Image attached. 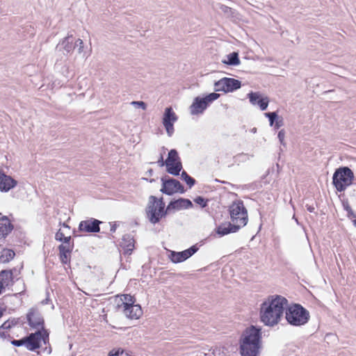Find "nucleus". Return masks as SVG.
I'll return each instance as SVG.
<instances>
[{"label":"nucleus","mask_w":356,"mask_h":356,"mask_svg":"<svg viewBox=\"0 0 356 356\" xmlns=\"http://www.w3.org/2000/svg\"><path fill=\"white\" fill-rule=\"evenodd\" d=\"M287 304L288 300L282 296H268L260 305V321L265 325L270 327L277 325L283 317Z\"/></svg>","instance_id":"obj_1"},{"label":"nucleus","mask_w":356,"mask_h":356,"mask_svg":"<svg viewBox=\"0 0 356 356\" xmlns=\"http://www.w3.org/2000/svg\"><path fill=\"white\" fill-rule=\"evenodd\" d=\"M261 348V328L256 325L247 327L239 340L241 356H259Z\"/></svg>","instance_id":"obj_2"},{"label":"nucleus","mask_w":356,"mask_h":356,"mask_svg":"<svg viewBox=\"0 0 356 356\" xmlns=\"http://www.w3.org/2000/svg\"><path fill=\"white\" fill-rule=\"evenodd\" d=\"M285 318L293 326L300 327L307 324L310 319L309 312L298 303H293L285 309Z\"/></svg>","instance_id":"obj_3"},{"label":"nucleus","mask_w":356,"mask_h":356,"mask_svg":"<svg viewBox=\"0 0 356 356\" xmlns=\"http://www.w3.org/2000/svg\"><path fill=\"white\" fill-rule=\"evenodd\" d=\"M354 173L347 166L337 168L332 176V184L339 192L344 191L346 188L353 184Z\"/></svg>","instance_id":"obj_4"},{"label":"nucleus","mask_w":356,"mask_h":356,"mask_svg":"<svg viewBox=\"0 0 356 356\" xmlns=\"http://www.w3.org/2000/svg\"><path fill=\"white\" fill-rule=\"evenodd\" d=\"M230 218L234 224L238 225L241 228L248 223V211L241 200L234 202L229 207Z\"/></svg>","instance_id":"obj_5"},{"label":"nucleus","mask_w":356,"mask_h":356,"mask_svg":"<svg viewBox=\"0 0 356 356\" xmlns=\"http://www.w3.org/2000/svg\"><path fill=\"white\" fill-rule=\"evenodd\" d=\"M26 348L31 351H34L40 348L41 341L44 344L49 343V332L47 330H37L25 337Z\"/></svg>","instance_id":"obj_6"},{"label":"nucleus","mask_w":356,"mask_h":356,"mask_svg":"<svg viewBox=\"0 0 356 356\" xmlns=\"http://www.w3.org/2000/svg\"><path fill=\"white\" fill-rule=\"evenodd\" d=\"M219 97L220 95L216 92L209 93L204 97H196L190 106L191 114L198 115L202 113L209 104L217 99Z\"/></svg>","instance_id":"obj_7"},{"label":"nucleus","mask_w":356,"mask_h":356,"mask_svg":"<svg viewBox=\"0 0 356 356\" xmlns=\"http://www.w3.org/2000/svg\"><path fill=\"white\" fill-rule=\"evenodd\" d=\"M161 182L162 186L160 191L163 194L172 195L176 193L183 194L186 191L184 186L179 180L172 178L168 175H165L161 177Z\"/></svg>","instance_id":"obj_8"},{"label":"nucleus","mask_w":356,"mask_h":356,"mask_svg":"<svg viewBox=\"0 0 356 356\" xmlns=\"http://www.w3.org/2000/svg\"><path fill=\"white\" fill-rule=\"evenodd\" d=\"M172 209H169V204L166 207V208H161L157 209L156 207H154V203H152V205L149 207H146L145 212L146 216L149 221L152 224H156L160 222L162 218L166 217V216L172 211Z\"/></svg>","instance_id":"obj_9"},{"label":"nucleus","mask_w":356,"mask_h":356,"mask_svg":"<svg viewBox=\"0 0 356 356\" xmlns=\"http://www.w3.org/2000/svg\"><path fill=\"white\" fill-rule=\"evenodd\" d=\"M26 320L29 325L33 329L38 330H47L44 328V318L36 307H31L26 314Z\"/></svg>","instance_id":"obj_10"},{"label":"nucleus","mask_w":356,"mask_h":356,"mask_svg":"<svg viewBox=\"0 0 356 356\" xmlns=\"http://www.w3.org/2000/svg\"><path fill=\"white\" fill-rule=\"evenodd\" d=\"M198 250V247L197 245H192L191 248H189L187 250H185L181 252H175L172 251L170 255V260L173 263H181L188 258H190L191 256H193L197 251Z\"/></svg>","instance_id":"obj_11"},{"label":"nucleus","mask_w":356,"mask_h":356,"mask_svg":"<svg viewBox=\"0 0 356 356\" xmlns=\"http://www.w3.org/2000/svg\"><path fill=\"white\" fill-rule=\"evenodd\" d=\"M102 222L91 218L88 220H82L79 225V230L87 233H97L100 232V224Z\"/></svg>","instance_id":"obj_12"},{"label":"nucleus","mask_w":356,"mask_h":356,"mask_svg":"<svg viewBox=\"0 0 356 356\" xmlns=\"http://www.w3.org/2000/svg\"><path fill=\"white\" fill-rule=\"evenodd\" d=\"M17 185V181L9 175H7L3 170H0V191L8 192Z\"/></svg>","instance_id":"obj_13"},{"label":"nucleus","mask_w":356,"mask_h":356,"mask_svg":"<svg viewBox=\"0 0 356 356\" xmlns=\"http://www.w3.org/2000/svg\"><path fill=\"white\" fill-rule=\"evenodd\" d=\"M134 243L135 241L132 235L129 234H124L120 243V247L123 250V254L128 256L131 255L135 248Z\"/></svg>","instance_id":"obj_14"},{"label":"nucleus","mask_w":356,"mask_h":356,"mask_svg":"<svg viewBox=\"0 0 356 356\" xmlns=\"http://www.w3.org/2000/svg\"><path fill=\"white\" fill-rule=\"evenodd\" d=\"M193 204L189 199L179 197L177 200H171L169 202V209L171 208L172 211L187 209L192 208Z\"/></svg>","instance_id":"obj_15"},{"label":"nucleus","mask_w":356,"mask_h":356,"mask_svg":"<svg viewBox=\"0 0 356 356\" xmlns=\"http://www.w3.org/2000/svg\"><path fill=\"white\" fill-rule=\"evenodd\" d=\"M250 102L252 105H258L261 111L266 110L268 106V97L262 98L258 92H251L248 95Z\"/></svg>","instance_id":"obj_16"},{"label":"nucleus","mask_w":356,"mask_h":356,"mask_svg":"<svg viewBox=\"0 0 356 356\" xmlns=\"http://www.w3.org/2000/svg\"><path fill=\"white\" fill-rule=\"evenodd\" d=\"M241 227L233 222L222 223L217 227L216 233L220 236L238 232Z\"/></svg>","instance_id":"obj_17"},{"label":"nucleus","mask_w":356,"mask_h":356,"mask_svg":"<svg viewBox=\"0 0 356 356\" xmlns=\"http://www.w3.org/2000/svg\"><path fill=\"white\" fill-rule=\"evenodd\" d=\"M122 312L127 318L130 319H138L143 314L142 308L138 304L127 307V310L126 307L122 308Z\"/></svg>","instance_id":"obj_18"},{"label":"nucleus","mask_w":356,"mask_h":356,"mask_svg":"<svg viewBox=\"0 0 356 356\" xmlns=\"http://www.w3.org/2000/svg\"><path fill=\"white\" fill-rule=\"evenodd\" d=\"M13 229L14 226L7 216L0 218V239L5 238Z\"/></svg>","instance_id":"obj_19"},{"label":"nucleus","mask_w":356,"mask_h":356,"mask_svg":"<svg viewBox=\"0 0 356 356\" xmlns=\"http://www.w3.org/2000/svg\"><path fill=\"white\" fill-rule=\"evenodd\" d=\"M75 49L74 45V38L72 35H69L63 39L61 42H59L56 46V49L61 51L63 49L66 54H69L73 51Z\"/></svg>","instance_id":"obj_20"},{"label":"nucleus","mask_w":356,"mask_h":356,"mask_svg":"<svg viewBox=\"0 0 356 356\" xmlns=\"http://www.w3.org/2000/svg\"><path fill=\"white\" fill-rule=\"evenodd\" d=\"M15 268L2 270L0 272V288L3 291L13 280V273Z\"/></svg>","instance_id":"obj_21"},{"label":"nucleus","mask_w":356,"mask_h":356,"mask_svg":"<svg viewBox=\"0 0 356 356\" xmlns=\"http://www.w3.org/2000/svg\"><path fill=\"white\" fill-rule=\"evenodd\" d=\"M135 302L136 298L134 296L130 294H122L120 296V302L118 303L117 307L118 309L126 307V310H127V307L135 305Z\"/></svg>","instance_id":"obj_22"},{"label":"nucleus","mask_w":356,"mask_h":356,"mask_svg":"<svg viewBox=\"0 0 356 356\" xmlns=\"http://www.w3.org/2000/svg\"><path fill=\"white\" fill-rule=\"evenodd\" d=\"M226 93L234 92L241 87V81L233 78L225 77Z\"/></svg>","instance_id":"obj_23"},{"label":"nucleus","mask_w":356,"mask_h":356,"mask_svg":"<svg viewBox=\"0 0 356 356\" xmlns=\"http://www.w3.org/2000/svg\"><path fill=\"white\" fill-rule=\"evenodd\" d=\"M178 118L171 107H167L165 109L163 117V124H174Z\"/></svg>","instance_id":"obj_24"},{"label":"nucleus","mask_w":356,"mask_h":356,"mask_svg":"<svg viewBox=\"0 0 356 356\" xmlns=\"http://www.w3.org/2000/svg\"><path fill=\"white\" fill-rule=\"evenodd\" d=\"M166 165V171L174 176H179L181 170H182V163L181 162H176V163H168L165 162Z\"/></svg>","instance_id":"obj_25"},{"label":"nucleus","mask_w":356,"mask_h":356,"mask_svg":"<svg viewBox=\"0 0 356 356\" xmlns=\"http://www.w3.org/2000/svg\"><path fill=\"white\" fill-rule=\"evenodd\" d=\"M15 253L10 249L4 248L0 252V261L8 263L14 258Z\"/></svg>","instance_id":"obj_26"},{"label":"nucleus","mask_w":356,"mask_h":356,"mask_svg":"<svg viewBox=\"0 0 356 356\" xmlns=\"http://www.w3.org/2000/svg\"><path fill=\"white\" fill-rule=\"evenodd\" d=\"M222 63L227 65L236 66L239 65L240 59L238 57V53L233 51L232 53L229 54V55H227V60H222Z\"/></svg>","instance_id":"obj_27"},{"label":"nucleus","mask_w":356,"mask_h":356,"mask_svg":"<svg viewBox=\"0 0 356 356\" xmlns=\"http://www.w3.org/2000/svg\"><path fill=\"white\" fill-rule=\"evenodd\" d=\"M152 202L154 203V207H156V209L165 207V202L163 201V197H161L159 199H158L154 195H150L149 197V200H148V203H147V207H149V205H152Z\"/></svg>","instance_id":"obj_28"},{"label":"nucleus","mask_w":356,"mask_h":356,"mask_svg":"<svg viewBox=\"0 0 356 356\" xmlns=\"http://www.w3.org/2000/svg\"><path fill=\"white\" fill-rule=\"evenodd\" d=\"M168 163H176L181 162V159L179 156L178 152L175 149H172L169 151L168 158L165 160Z\"/></svg>","instance_id":"obj_29"},{"label":"nucleus","mask_w":356,"mask_h":356,"mask_svg":"<svg viewBox=\"0 0 356 356\" xmlns=\"http://www.w3.org/2000/svg\"><path fill=\"white\" fill-rule=\"evenodd\" d=\"M181 178L186 183V184L189 186V188H191L193 186L196 181L194 178L191 177L186 171H182L181 174Z\"/></svg>","instance_id":"obj_30"},{"label":"nucleus","mask_w":356,"mask_h":356,"mask_svg":"<svg viewBox=\"0 0 356 356\" xmlns=\"http://www.w3.org/2000/svg\"><path fill=\"white\" fill-rule=\"evenodd\" d=\"M342 204L344 210L347 211V217L352 220L356 218V213L353 211L348 200L343 201Z\"/></svg>","instance_id":"obj_31"},{"label":"nucleus","mask_w":356,"mask_h":356,"mask_svg":"<svg viewBox=\"0 0 356 356\" xmlns=\"http://www.w3.org/2000/svg\"><path fill=\"white\" fill-rule=\"evenodd\" d=\"M224 81H225V77L222 78L221 79L215 82V83H214L215 91H216V92L222 91L226 93V88H225Z\"/></svg>","instance_id":"obj_32"},{"label":"nucleus","mask_w":356,"mask_h":356,"mask_svg":"<svg viewBox=\"0 0 356 356\" xmlns=\"http://www.w3.org/2000/svg\"><path fill=\"white\" fill-rule=\"evenodd\" d=\"M74 248V243H72V245H67L64 244H60L58 245V249L59 253H65V254H71Z\"/></svg>","instance_id":"obj_33"},{"label":"nucleus","mask_w":356,"mask_h":356,"mask_svg":"<svg viewBox=\"0 0 356 356\" xmlns=\"http://www.w3.org/2000/svg\"><path fill=\"white\" fill-rule=\"evenodd\" d=\"M264 115L268 118L270 125L273 126L278 117L277 112H268L265 113Z\"/></svg>","instance_id":"obj_34"},{"label":"nucleus","mask_w":356,"mask_h":356,"mask_svg":"<svg viewBox=\"0 0 356 356\" xmlns=\"http://www.w3.org/2000/svg\"><path fill=\"white\" fill-rule=\"evenodd\" d=\"M194 202L203 209L208 206L209 200L202 196H197L194 199Z\"/></svg>","instance_id":"obj_35"},{"label":"nucleus","mask_w":356,"mask_h":356,"mask_svg":"<svg viewBox=\"0 0 356 356\" xmlns=\"http://www.w3.org/2000/svg\"><path fill=\"white\" fill-rule=\"evenodd\" d=\"M59 258L62 264H67L70 261L71 255L70 254L59 253Z\"/></svg>","instance_id":"obj_36"},{"label":"nucleus","mask_w":356,"mask_h":356,"mask_svg":"<svg viewBox=\"0 0 356 356\" xmlns=\"http://www.w3.org/2000/svg\"><path fill=\"white\" fill-rule=\"evenodd\" d=\"M124 353V350L121 348H113L108 353V356H120L122 355Z\"/></svg>","instance_id":"obj_37"},{"label":"nucleus","mask_w":356,"mask_h":356,"mask_svg":"<svg viewBox=\"0 0 356 356\" xmlns=\"http://www.w3.org/2000/svg\"><path fill=\"white\" fill-rule=\"evenodd\" d=\"M26 339H25V337H23L22 339H13L11 341V344L15 346H26Z\"/></svg>","instance_id":"obj_38"},{"label":"nucleus","mask_w":356,"mask_h":356,"mask_svg":"<svg viewBox=\"0 0 356 356\" xmlns=\"http://www.w3.org/2000/svg\"><path fill=\"white\" fill-rule=\"evenodd\" d=\"M284 118L282 116L278 115L277 119L275 121L274 127L275 129H279L281 127L284 126Z\"/></svg>","instance_id":"obj_39"},{"label":"nucleus","mask_w":356,"mask_h":356,"mask_svg":"<svg viewBox=\"0 0 356 356\" xmlns=\"http://www.w3.org/2000/svg\"><path fill=\"white\" fill-rule=\"evenodd\" d=\"M74 45L75 46V48L78 47V52L79 54H81L83 51V42L81 39L79 38L78 40H76L74 43Z\"/></svg>","instance_id":"obj_40"},{"label":"nucleus","mask_w":356,"mask_h":356,"mask_svg":"<svg viewBox=\"0 0 356 356\" xmlns=\"http://www.w3.org/2000/svg\"><path fill=\"white\" fill-rule=\"evenodd\" d=\"M163 126L166 130L168 135L169 136H171L174 133V124H169Z\"/></svg>","instance_id":"obj_41"},{"label":"nucleus","mask_w":356,"mask_h":356,"mask_svg":"<svg viewBox=\"0 0 356 356\" xmlns=\"http://www.w3.org/2000/svg\"><path fill=\"white\" fill-rule=\"evenodd\" d=\"M285 137V131L284 129H281L277 134V138L280 142L281 144L285 145L284 140Z\"/></svg>","instance_id":"obj_42"},{"label":"nucleus","mask_w":356,"mask_h":356,"mask_svg":"<svg viewBox=\"0 0 356 356\" xmlns=\"http://www.w3.org/2000/svg\"><path fill=\"white\" fill-rule=\"evenodd\" d=\"M131 104L134 105H137L138 107L141 108L143 110H145L147 108L146 104L142 101L132 102Z\"/></svg>","instance_id":"obj_43"},{"label":"nucleus","mask_w":356,"mask_h":356,"mask_svg":"<svg viewBox=\"0 0 356 356\" xmlns=\"http://www.w3.org/2000/svg\"><path fill=\"white\" fill-rule=\"evenodd\" d=\"M220 10L225 14L232 13V9L230 7H228L225 5H222L220 6Z\"/></svg>","instance_id":"obj_44"},{"label":"nucleus","mask_w":356,"mask_h":356,"mask_svg":"<svg viewBox=\"0 0 356 356\" xmlns=\"http://www.w3.org/2000/svg\"><path fill=\"white\" fill-rule=\"evenodd\" d=\"M65 237L64 234L59 229L55 235V238L56 241H61L62 239Z\"/></svg>","instance_id":"obj_45"},{"label":"nucleus","mask_w":356,"mask_h":356,"mask_svg":"<svg viewBox=\"0 0 356 356\" xmlns=\"http://www.w3.org/2000/svg\"><path fill=\"white\" fill-rule=\"evenodd\" d=\"M0 327L3 330H8L11 328V323L10 321H5Z\"/></svg>","instance_id":"obj_46"},{"label":"nucleus","mask_w":356,"mask_h":356,"mask_svg":"<svg viewBox=\"0 0 356 356\" xmlns=\"http://www.w3.org/2000/svg\"><path fill=\"white\" fill-rule=\"evenodd\" d=\"M71 236H65L60 242H63L64 245H70Z\"/></svg>","instance_id":"obj_47"},{"label":"nucleus","mask_w":356,"mask_h":356,"mask_svg":"<svg viewBox=\"0 0 356 356\" xmlns=\"http://www.w3.org/2000/svg\"><path fill=\"white\" fill-rule=\"evenodd\" d=\"M157 163H159V166H161V167H163V165H165V161H164V160H163V154H160V156H159V159Z\"/></svg>","instance_id":"obj_48"},{"label":"nucleus","mask_w":356,"mask_h":356,"mask_svg":"<svg viewBox=\"0 0 356 356\" xmlns=\"http://www.w3.org/2000/svg\"><path fill=\"white\" fill-rule=\"evenodd\" d=\"M306 207H307V210L308 211H309L310 213H313V212H314V211H315V207H314V206H312V205H308V204H307V205H306Z\"/></svg>","instance_id":"obj_49"},{"label":"nucleus","mask_w":356,"mask_h":356,"mask_svg":"<svg viewBox=\"0 0 356 356\" xmlns=\"http://www.w3.org/2000/svg\"><path fill=\"white\" fill-rule=\"evenodd\" d=\"M116 229H117L116 224L111 225V229H110L111 232H112V233L115 232L116 231Z\"/></svg>","instance_id":"obj_50"},{"label":"nucleus","mask_w":356,"mask_h":356,"mask_svg":"<svg viewBox=\"0 0 356 356\" xmlns=\"http://www.w3.org/2000/svg\"><path fill=\"white\" fill-rule=\"evenodd\" d=\"M10 322L11 323V327H12L13 326H15L18 323V319L13 318L11 321H10Z\"/></svg>","instance_id":"obj_51"},{"label":"nucleus","mask_w":356,"mask_h":356,"mask_svg":"<svg viewBox=\"0 0 356 356\" xmlns=\"http://www.w3.org/2000/svg\"><path fill=\"white\" fill-rule=\"evenodd\" d=\"M153 170L152 169H149L147 172H146V175H147L148 176H152L153 175Z\"/></svg>","instance_id":"obj_52"},{"label":"nucleus","mask_w":356,"mask_h":356,"mask_svg":"<svg viewBox=\"0 0 356 356\" xmlns=\"http://www.w3.org/2000/svg\"><path fill=\"white\" fill-rule=\"evenodd\" d=\"M49 300V299L48 298H47L45 300H43L41 302V303H42V305H47V304H48Z\"/></svg>","instance_id":"obj_53"},{"label":"nucleus","mask_w":356,"mask_h":356,"mask_svg":"<svg viewBox=\"0 0 356 356\" xmlns=\"http://www.w3.org/2000/svg\"><path fill=\"white\" fill-rule=\"evenodd\" d=\"M6 309L0 307V318L3 316V312Z\"/></svg>","instance_id":"obj_54"},{"label":"nucleus","mask_w":356,"mask_h":356,"mask_svg":"<svg viewBox=\"0 0 356 356\" xmlns=\"http://www.w3.org/2000/svg\"><path fill=\"white\" fill-rule=\"evenodd\" d=\"M124 353H125V355H126L127 356H131V354H132V353H131V351H128V352H127V351H125V350H124Z\"/></svg>","instance_id":"obj_55"},{"label":"nucleus","mask_w":356,"mask_h":356,"mask_svg":"<svg viewBox=\"0 0 356 356\" xmlns=\"http://www.w3.org/2000/svg\"><path fill=\"white\" fill-rule=\"evenodd\" d=\"M0 337L1 338H5L6 337V333L5 332L0 333Z\"/></svg>","instance_id":"obj_56"},{"label":"nucleus","mask_w":356,"mask_h":356,"mask_svg":"<svg viewBox=\"0 0 356 356\" xmlns=\"http://www.w3.org/2000/svg\"><path fill=\"white\" fill-rule=\"evenodd\" d=\"M63 226L64 227H66V228H67V229H70V226H68V225H67L66 223H65V222L63 224Z\"/></svg>","instance_id":"obj_57"},{"label":"nucleus","mask_w":356,"mask_h":356,"mask_svg":"<svg viewBox=\"0 0 356 356\" xmlns=\"http://www.w3.org/2000/svg\"><path fill=\"white\" fill-rule=\"evenodd\" d=\"M353 223L356 227V218L353 219Z\"/></svg>","instance_id":"obj_58"},{"label":"nucleus","mask_w":356,"mask_h":356,"mask_svg":"<svg viewBox=\"0 0 356 356\" xmlns=\"http://www.w3.org/2000/svg\"><path fill=\"white\" fill-rule=\"evenodd\" d=\"M154 181H155V179H149V182H150V183H152V182H154Z\"/></svg>","instance_id":"obj_59"},{"label":"nucleus","mask_w":356,"mask_h":356,"mask_svg":"<svg viewBox=\"0 0 356 356\" xmlns=\"http://www.w3.org/2000/svg\"><path fill=\"white\" fill-rule=\"evenodd\" d=\"M3 292V290L0 288V294Z\"/></svg>","instance_id":"obj_60"}]
</instances>
